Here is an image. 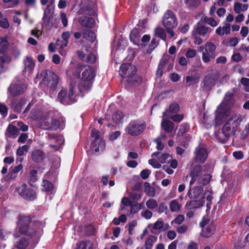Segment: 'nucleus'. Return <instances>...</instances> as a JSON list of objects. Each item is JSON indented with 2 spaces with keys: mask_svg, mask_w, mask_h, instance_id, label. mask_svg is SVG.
Masks as SVG:
<instances>
[{
  "mask_svg": "<svg viewBox=\"0 0 249 249\" xmlns=\"http://www.w3.org/2000/svg\"><path fill=\"white\" fill-rule=\"evenodd\" d=\"M188 196L190 198L199 199V204L197 205L196 201H191L186 204V206L189 209L196 208L204 205L205 200L207 201L206 206L207 212L211 209V200L213 198L212 193L210 191H205L203 193V189L201 186L195 187L190 189L188 193Z\"/></svg>",
  "mask_w": 249,
  "mask_h": 249,
  "instance_id": "obj_1",
  "label": "nucleus"
},
{
  "mask_svg": "<svg viewBox=\"0 0 249 249\" xmlns=\"http://www.w3.org/2000/svg\"><path fill=\"white\" fill-rule=\"evenodd\" d=\"M242 120L240 114L232 116L225 124L221 131L216 133V139L221 142H226L231 135L234 134Z\"/></svg>",
  "mask_w": 249,
  "mask_h": 249,
  "instance_id": "obj_2",
  "label": "nucleus"
},
{
  "mask_svg": "<svg viewBox=\"0 0 249 249\" xmlns=\"http://www.w3.org/2000/svg\"><path fill=\"white\" fill-rule=\"evenodd\" d=\"M233 93L229 91L224 97V100L215 111V121L218 124L226 120L231 114V105L233 103Z\"/></svg>",
  "mask_w": 249,
  "mask_h": 249,
  "instance_id": "obj_3",
  "label": "nucleus"
},
{
  "mask_svg": "<svg viewBox=\"0 0 249 249\" xmlns=\"http://www.w3.org/2000/svg\"><path fill=\"white\" fill-rule=\"evenodd\" d=\"M76 72L81 79L80 86L86 90L90 89L96 75L94 70L89 65H78Z\"/></svg>",
  "mask_w": 249,
  "mask_h": 249,
  "instance_id": "obj_4",
  "label": "nucleus"
},
{
  "mask_svg": "<svg viewBox=\"0 0 249 249\" xmlns=\"http://www.w3.org/2000/svg\"><path fill=\"white\" fill-rule=\"evenodd\" d=\"M30 118L33 120L41 122V124L39 127L43 129H56L59 126V122L56 120H51V124L49 125V118L45 116L40 110L33 111L29 116Z\"/></svg>",
  "mask_w": 249,
  "mask_h": 249,
  "instance_id": "obj_5",
  "label": "nucleus"
},
{
  "mask_svg": "<svg viewBox=\"0 0 249 249\" xmlns=\"http://www.w3.org/2000/svg\"><path fill=\"white\" fill-rule=\"evenodd\" d=\"M203 170L201 166L196 165L191 171L190 177L191 180L190 181V185H193L196 181L198 183L203 185L208 184L212 178L210 174H206L202 175Z\"/></svg>",
  "mask_w": 249,
  "mask_h": 249,
  "instance_id": "obj_6",
  "label": "nucleus"
},
{
  "mask_svg": "<svg viewBox=\"0 0 249 249\" xmlns=\"http://www.w3.org/2000/svg\"><path fill=\"white\" fill-rule=\"evenodd\" d=\"M31 221V218L30 216L20 215L17 222V229L18 231L22 234L29 236L35 234L37 231L30 226Z\"/></svg>",
  "mask_w": 249,
  "mask_h": 249,
  "instance_id": "obj_7",
  "label": "nucleus"
},
{
  "mask_svg": "<svg viewBox=\"0 0 249 249\" xmlns=\"http://www.w3.org/2000/svg\"><path fill=\"white\" fill-rule=\"evenodd\" d=\"M162 25L165 28L170 37H173L174 33L173 29L177 27L178 23L177 18L172 11L168 10L164 14L162 19Z\"/></svg>",
  "mask_w": 249,
  "mask_h": 249,
  "instance_id": "obj_8",
  "label": "nucleus"
},
{
  "mask_svg": "<svg viewBox=\"0 0 249 249\" xmlns=\"http://www.w3.org/2000/svg\"><path fill=\"white\" fill-rule=\"evenodd\" d=\"M216 46L211 42H207L204 46L200 47L199 51L202 53V60L205 63H208L211 59L216 56Z\"/></svg>",
  "mask_w": 249,
  "mask_h": 249,
  "instance_id": "obj_9",
  "label": "nucleus"
},
{
  "mask_svg": "<svg viewBox=\"0 0 249 249\" xmlns=\"http://www.w3.org/2000/svg\"><path fill=\"white\" fill-rule=\"evenodd\" d=\"M75 85L71 84L69 93L66 89H62L58 93V98L64 105L73 103L75 98Z\"/></svg>",
  "mask_w": 249,
  "mask_h": 249,
  "instance_id": "obj_10",
  "label": "nucleus"
},
{
  "mask_svg": "<svg viewBox=\"0 0 249 249\" xmlns=\"http://www.w3.org/2000/svg\"><path fill=\"white\" fill-rule=\"evenodd\" d=\"M145 127V123L140 121H133L127 125L125 130L132 136H137L142 132Z\"/></svg>",
  "mask_w": 249,
  "mask_h": 249,
  "instance_id": "obj_11",
  "label": "nucleus"
},
{
  "mask_svg": "<svg viewBox=\"0 0 249 249\" xmlns=\"http://www.w3.org/2000/svg\"><path fill=\"white\" fill-rule=\"evenodd\" d=\"M199 225L202 229L201 234L202 236L208 238L212 236L214 230V227L207 216L203 217Z\"/></svg>",
  "mask_w": 249,
  "mask_h": 249,
  "instance_id": "obj_12",
  "label": "nucleus"
},
{
  "mask_svg": "<svg viewBox=\"0 0 249 249\" xmlns=\"http://www.w3.org/2000/svg\"><path fill=\"white\" fill-rule=\"evenodd\" d=\"M99 133V132L95 129H93L91 133L93 139L91 147L96 152H103L106 148L105 143L100 138Z\"/></svg>",
  "mask_w": 249,
  "mask_h": 249,
  "instance_id": "obj_13",
  "label": "nucleus"
},
{
  "mask_svg": "<svg viewBox=\"0 0 249 249\" xmlns=\"http://www.w3.org/2000/svg\"><path fill=\"white\" fill-rule=\"evenodd\" d=\"M17 191L19 195L27 200H32L36 197L35 191L30 187L27 188L26 184H22L20 186L18 187Z\"/></svg>",
  "mask_w": 249,
  "mask_h": 249,
  "instance_id": "obj_14",
  "label": "nucleus"
},
{
  "mask_svg": "<svg viewBox=\"0 0 249 249\" xmlns=\"http://www.w3.org/2000/svg\"><path fill=\"white\" fill-rule=\"evenodd\" d=\"M136 69L134 66L130 64H123L120 67V74L123 77H128L134 75Z\"/></svg>",
  "mask_w": 249,
  "mask_h": 249,
  "instance_id": "obj_15",
  "label": "nucleus"
},
{
  "mask_svg": "<svg viewBox=\"0 0 249 249\" xmlns=\"http://www.w3.org/2000/svg\"><path fill=\"white\" fill-rule=\"evenodd\" d=\"M43 82L46 84H51L55 87L58 83V76L52 71H46L44 72Z\"/></svg>",
  "mask_w": 249,
  "mask_h": 249,
  "instance_id": "obj_16",
  "label": "nucleus"
},
{
  "mask_svg": "<svg viewBox=\"0 0 249 249\" xmlns=\"http://www.w3.org/2000/svg\"><path fill=\"white\" fill-rule=\"evenodd\" d=\"M212 32V29L204 25L201 21H199L195 28L192 32L193 36H195L197 35L204 36L207 34H209Z\"/></svg>",
  "mask_w": 249,
  "mask_h": 249,
  "instance_id": "obj_17",
  "label": "nucleus"
},
{
  "mask_svg": "<svg viewBox=\"0 0 249 249\" xmlns=\"http://www.w3.org/2000/svg\"><path fill=\"white\" fill-rule=\"evenodd\" d=\"M26 89L25 85L19 82L17 84H11L8 88V91L11 95L15 96L22 93Z\"/></svg>",
  "mask_w": 249,
  "mask_h": 249,
  "instance_id": "obj_18",
  "label": "nucleus"
},
{
  "mask_svg": "<svg viewBox=\"0 0 249 249\" xmlns=\"http://www.w3.org/2000/svg\"><path fill=\"white\" fill-rule=\"evenodd\" d=\"M195 160L196 162H204L208 157V152L205 148L200 146L197 147L195 150Z\"/></svg>",
  "mask_w": 249,
  "mask_h": 249,
  "instance_id": "obj_19",
  "label": "nucleus"
},
{
  "mask_svg": "<svg viewBox=\"0 0 249 249\" xmlns=\"http://www.w3.org/2000/svg\"><path fill=\"white\" fill-rule=\"evenodd\" d=\"M167 113V111L163 113L161 126L165 131L170 132L173 130L174 126L172 122L168 120L169 117Z\"/></svg>",
  "mask_w": 249,
  "mask_h": 249,
  "instance_id": "obj_20",
  "label": "nucleus"
},
{
  "mask_svg": "<svg viewBox=\"0 0 249 249\" xmlns=\"http://www.w3.org/2000/svg\"><path fill=\"white\" fill-rule=\"evenodd\" d=\"M196 70L195 69H191L189 71V73L191 75H188L186 77V82L188 86H190L194 84L200 77V74L196 73Z\"/></svg>",
  "mask_w": 249,
  "mask_h": 249,
  "instance_id": "obj_21",
  "label": "nucleus"
},
{
  "mask_svg": "<svg viewBox=\"0 0 249 249\" xmlns=\"http://www.w3.org/2000/svg\"><path fill=\"white\" fill-rule=\"evenodd\" d=\"M22 165L19 164L15 166L14 168L11 169L6 177L7 179L13 180L16 178L18 176V173L22 171Z\"/></svg>",
  "mask_w": 249,
  "mask_h": 249,
  "instance_id": "obj_22",
  "label": "nucleus"
},
{
  "mask_svg": "<svg viewBox=\"0 0 249 249\" xmlns=\"http://www.w3.org/2000/svg\"><path fill=\"white\" fill-rule=\"evenodd\" d=\"M24 65V71L28 72L29 73H31L35 67V63L32 57L26 56L23 60Z\"/></svg>",
  "mask_w": 249,
  "mask_h": 249,
  "instance_id": "obj_23",
  "label": "nucleus"
},
{
  "mask_svg": "<svg viewBox=\"0 0 249 249\" xmlns=\"http://www.w3.org/2000/svg\"><path fill=\"white\" fill-rule=\"evenodd\" d=\"M79 22L84 26L91 28L94 24V20L92 18L87 17H82L79 19Z\"/></svg>",
  "mask_w": 249,
  "mask_h": 249,
  "instance_id": "obj_24",
  "label": "nucleus"
},
{
  "mask_svg": "<svg viewBox=\"0 0 249 249\" xmlns=\"http://www.w3.org/2000/svg\"><path fill=\"white\" fill-rule=\"evenodd\" d=\"M231 32V27L228 24H226L223 26H219L215 31V33L219 36H223L224 35H228Z\"/></svg>",
  "mask_w": 249,
  "mask_h": 249,
  "instance_id": "obj_25",
  "label": "nucleus"
},
{
  "mask_svg": "<svg viewBox=\"0 0 249 249\" xmlns=\"http://www.w3.org/2000/svg\"><path fill=\"white\" fill-rule=\"evenodd\" d=\"M140 37V33L137 29H133L130 34V40L135 45H139Z\"/></svg>",
  "mask_w": 249,
  "mask_h": 249,
  "instance_id": "obj_26",
  "label": "nucleus"
},
{
  "mask_svg": "<svg viewBox=\"0 0 249 249\" xmlns=\"http://www.w3.org/2000/svg\"><path fill=\"white\" fill-rule=\"evenodd\" d=\"M85 51L86 52V53H84L83 52L78 51L77 52L78 55L79 57H80L81 59H84L85 58L86 61L89 63H93L96 61V57L94 54L92 53H89L87 57H86V55L87 53H88V51L87 50H85Z\"/></svg>",
  "mask_w": 249,
  "mask_h": 249,
  "instance_id": "obj_27",
  "label": "nucleus"
},
{
  "mask_svg": "<svg viewBox=\"0 0 249 249\" xmlns=\"http://www.w3.org/2000/svg\"><path fill=\"white\" fill-rule=\"evenodd\" d=\"M248 8L247 4H243L239 2H236L234 4L233 10L235 13L240 14L241 12L246 11Z\"/></svg>",
  "mask_w": 249,
  "mask_h": 249,
  "instance_id": "obj_28",
  "label": "nucleus"
},
{
  "mask_svg": "<svg viewBox=\"0 0 249 249\" xmlns=\"http://www.w3.org/2000/svg\"><path fill=\"white\" fill-rule=\"evenodd\" d=\"M52 142H56V144L51 145L52 147H55V150H57L59 147L64 143V139L62 136L59 135L51 137Z\"/></svg>",
  "mask_w": 249,
  "mask_h": 249,
  "instance_id": "obj_29",
  "label": "nucleus"
},
{
  "mask_svg": "<svg viewBox=\"0 0 249 249\" xmlns=\"http://www.w3.org/2000/svg\"><path fill=\"white\" fill-rule=\"evenodd\" d=\"M32 158L35 161L40 162L44 159V154L40 150H35L32 153Z\"/></svg>",
  "mask_w": 249,
  "mask_h": 249,
  "instance_id": "obj_30",
  "label": "nucleus"
},
{
  "mask_svg": "<svg viewBox=\"0 0 249 249\" xmlns=\"http://www.w3.org/2000/svg\"><path fill=\"white\" fill-rule=\"evenodd\" d=\"M144 189L145 193L150 196L153 197L156 195L155 189L152 187L150 184L148 182H145L144 184Z\"/></svg>",
  "mask_w": 249,
  "mask_h": 249,
  "instance_id": "obj_31",
  "label": "nucleus"
},
{
  "mask_svg": "<svg viewBox=\"0 0 249 249\" xmlns=\"http://www.w3.org/2000/svg\"><path fill=\"white\" fill-rule=\"evenodd\" d=\"M53 13V8L51 6H48L44 11V17L43 18V22L49 21L51 19Z\"/></svg>",
  "mask_w": 249,
  "mask_h": 249,
  "instance_id": "obj_32",
  "label": "nucleus"
},
{
  "mask_svg": "<svg viewBox=\"0 0 249 249\" xmlns=\"http://www.w3.org/2000/svg\"><path fill=\"white\" fill-rule=\"evenodd\" d=\"M11 61V57L7 54H3L0 57V67L4 68L5 66L9 64Z\"/></svg>",
  "mask_w": 249,
  "mask_h": 249,
  "instance_id": "obj_33",
  "label": "nucleus"
},
{
  "mask_svg": "<svg viewBox=\"0 0 249 249\" xmlns=\"http://www.w3.org/2000/svg\"><path fill=\"white\" fill-rule=\"evenodd\" d=\"M7 133L11 137L16 138L18 134V130L15 126L10 125L7 129Z\"/></svg>",
  "mask_w": 249,
  "mask_h": 249,
  "instance_id": "obj_34",
  "label": "nucleus"
},
{
  "mask_svg": "<svg viewBox=\"0 0 249 249\" xmlns=\"http://www.w3.org/2000/svg\"><path fill=\"white\" fill-rule=\"evenodd\" d=\"M76 249H93L92 244L89 241H83L77 245Z\"/></svg>",
  "mask_w": 249,
  "mask_h": 249,
  "instance_id": "obj_35",
  "label": "nucleus"
},
{
  "mask_svg": "<svg viewBox=\"0 0 249 249\" xmlns=\"http://www.w3.org/2000/svg\"><path fill=\"white\" fill-rule=\"evenodd\" d=\"M146 205L149 209L154 210L158 207V203L156 200L153 198H150L146 201Z\"/></svg>",
  "mask_w": 249,
  "mask_h": 249,
  "instance_id": "obj_36",
  "label": "nucleus"
},
{
  "mask_svg": "<svg viewBox=\"0 0 249 249\" xmlns=\"http://www.w3.org/2000/svg\"><path fill=\"white\" fill-rule=\"evenodd\" d=\"M15 245L19 249H24L27 246L28 242L24 238H21L16 242Z\"/></svg>",
  "mask_w": 249,
  "mask_h": 249,
  "instance_id": "obj_37",
  "label": "nucleus"
},
{
  "mask_svg": "<svg viewBox=\"0 0 249 249\" xmlns=\"http://www.w3.org/2000/svg\"><path fill=\"white\" fill-rule=\"evenodd\" d=\"M84 38L89 40L90 42H94L96 39V36L95 34L89 30L86 31L83 34Z\"/></svg>",
  "mask_w": 249,
  "mask_h": 249,
  "instance_id": "obj_38",
  "label": "nucleus"
},
{
  "mask_svg": "<svg viewBox=\"0 0 249 249\" xmlns=\"http://www.w3.org/2000/svg\"><path fill=\"white\" fill-rule=\"evenodd\" d=\"M170 209L173 212H177L179 211L180 209V205L179 204L177 200L175 199L171 201Z\"/></svg>",
  "mask_w": 249,
  "mask_h": 249,
  "instance_id": "obj_39",
  "label": "nucleus"
},
{
  "mask_svg": "<svg viewBox=\"0 0 249 249\" xmlns=\"http://www.w3.org/2000/svg\"><path fill=\"white\" fill-rule=\"evenodd\" d=\"M155 35L158 37L165 40L166 38V33L164 30L160 27L155 28L154 31Z\"/></svg>",
  "mask_w": 249,
  "mask_h": 249,
  "instance_id": "obj_40",
  "label": "nucleus"
},
{
  "mask_svg": "<svg viewBox=\"0 0 249 249\" xmlns=\"http://www.w3.org/2000/svg\"><path fill=\"white\" fill-rule=\"evenodd\" d=\"M158 158L160 162L162 163H169L172 160V157L168 154H162L161 156L159 157Z\"/></svg>",
  "mask_w": 249,
  "mask_h": 249,
  "instance_id": "obj_41",
  "label": "nucleus"
},
{
  "mask_svg": "<svg viewBox=\"0 0 249 249\" xmlns=\"http://www.w3.org/2000/svg\"><path fill=\"white\" fill-rule=\"evenodd\" d=\"M142 205L143 204L142 203L131 205L130 213L131 214H134L137 213L141 209Z\"/></svg>",
  "mask_w": 249,
  "mask_h": 249,
  "instance_id": "obj_42",
  "label": "nucleus"
},
{
  "mask_svg": "<svg viewBox=\"0 0 249 249\" xmlns=\"http://www.w3.org/2000/svg\"><path fill=\"white\" fill-rule=\"evenodd\" d=\"M42 190L45 192H50L53 188L52 183L47 180H44L42 183Z\"/></svg>",
  "mask_w": 249,
  "mask_h": 249,
  "instance_id": "obj_43",
  "label": "nucleus"
},
{
  "mask_svg": "<svg viewBox=\"0 0 249 249\" xmlns=\"http://www.w3.org/2000/svg\"><path fill=\"white\" fill-rule=\"evenodd\" d=\"M127 219L125 214H122L118 218L115 217L113 219L112 223L115 225H119L121 222L124 223Z\"/></svg>",
  "mask_w": 249,
  "mask_h": 249,
  "instance_id": "obj_44",
  "label": "nucleus"
},
{
  "mask_svg": "<svg viewBox=\"0 0 249 249\" xmlns=\"http://www.w3.org/2000/svg\"><path fill=\"white\" fill-rule=\"evenodd\" d=\"M29 149V146L27 145H24L18 147L17 150L16 154L18 156H22L25 153L28 151Z\"/></svg>",
  "mask_w": 249,
  "mask_h": 249,
  "instance_id": "obj_45",
  "label": "nucleus"
},
{
  "mask_svg": "<svg viewBox=\"0 0 249 249\" xmlns=\"http://www.w3.org/2000/svg\"><path fill=\"white\" fill-rule=\"evenodd\" d=\"M132 201L131 199L127 197H124L121 200V204L120 210L123 211L124 209V206H131Z\"/></svg>",
  "mask_w": 249,
  "mask_h": 249,
  "instance_id": "obj_46",
  "label": "nucleus"
},
{
  "mask_svg": "<svg viewBox=\"0 0 249 249\" xmlns=\"http://www.w3.org/2000/svg\"><path fill=\"white\" fill-rule=\"evenodd\" d=\"M8 42L5 38H1L0 42V52L4 53L7 50Z\"/></svg>",
  "mask_w": 249,
  "mask_h": 249,
  "instance_id": "obj_47",
  "label": "nucleus"
},
{
  "mask_svg": "<svg viewBox=\"0 0 249 249\" xmlns=\"http://www.w3.org/2000/svg\"><path fill=\"white\" fill-rule=\"evenodd\" d=\"M179 106L178 104L174 103L170 105L169 107V114L171 115L177 113L179 111Z\"/></svg>",
  "mask_w": 249,
  "mask_h": 249,
  "instance_id": "obj_48",
  "label": "nucleus"
},
{
  "mask_svg": "<svg viewBox=\"0 0 249 249\" xmlns=\"http://www.w3.org/2000/svg\"><path fill=\"white\" fill-rule=\"evenodd\" d=\"M156 239V238L154 236L149 237L145 242V249H151L153 246V243L155 242Z\"/></svg>",
  "mask_w": 249,
  "mask_h": 249,
  "instance_id": "obj_49",
  "label": "nucleus"
},
{
  "mask_svg": "<svg viewBox=\"0 0 249 249\" xmlns=\"http://www.w3.org/2000/svg\"><path fill=\"white\" fill-rule=\"evenodd\" d=\"M205 21L209 25L213 27L217 26L219 24V21L215 20L212 18H205Z\"/></svg>",
  "mask_w": 249,
  "mask_h": 249,
  "instance_id": "obj_50",
  "label": "nucleus"
},
{
  "mask_svg": "<svg viewBox=\"0 0 249 249\" xmlns=\"http://www.w3.org/2000/svg\"><path fill=\"white\" fill-rule=\"evenodd\" d=\"M123 117V113L120 111H118L113 115L112 120L115 123H118L121 122Z\"/></svg>",
  "mask_w": 249,
  "mask_h": 249,
  "instance_id": "obj_51",
  "label": "nucleus"
},
{
  "mask_svg": "<svg viewBox=\"0 0 249 249\" xmlns=\"http://www.w3.org/2000/svg\"><path fill=\"white\" fill-rule=\"evenodd\" d=\"M165 136L162 135L161 137H159L157 139L155 140V142L157 143V148L158 150H161L163 148V145L162 144L161 142L162 140L161 139H165Z\"/></svg>",
  "mask_w": 249,
  "mask_h": 249,
  "instance_id": "obj_52",
  "label": "nucleus"
},
{
  "mask_svg": "<svg viewBox=\"0 0 249 249\" xmlns=\"http://www.w3.org/2000/svg\"><path fill=\"white\" fill-rule=\"evenodd\" d=\"M184 217L182 214H179L177 216V217L172 221L171 224L173 225L174 223H176L178 225L181 224L184 221Z\"/></svg>",
  "mask_w": 249,
  "mask_h": 249,
  "instance_id": "obj_53",
  "label": "nucleus"
},
{
  "mask_svg": "<svg viewBox=\"0 0 249 249\" xmlns=\"http://www.w3.org/2000/svg\"><path fill=\"white\" fill-rule=\"evenodd\" d=\"M152 213L148 210L143 211L141 213V215L146 219H150L152 216Z\"/></svg>",
  "mask_w": 249,
  "mask_h": 249,
  "instance_id": "obj_54",
  "label": "nucleus"
},
{
  "mask_svg": "<svg viewBox=\"0 0 249 249\" xmlns=\"http://www.w3.org/2000/svg\"><path fill=\"white\" fill-rule=\"evenodd\" d=\"M169 118H171L174 121L178 122H180L183 118L182 115L176 114L174 115H168Z\"/></svg>",
  "mask_w": 249,
  "mask_h": 249,
  "instance_id": "obj_55",
  "label": "nucleus"
},
{
  "mask_svg": "<svg viewBox=\"0 0 249 249\" xmlns=\"http://www.w3.org/2000/svg\"><path fill=\"white\" fill-rule=\"evenodd\" d=\"M148 163L155 168H159L161 166V164L155 159H150L148 160Z\"/></svg>",
  "mask_w": 249,
  "mask_h": 249,
  "instance_id": "obj_56",
  "label": "nucleus"
},
{
  "mask_svg": "<svg viewBox=\"0 0 249 249\" xmlns=\"http://www.w3.org/2000/svg\"><path fill=\"white\" fill-rule=\"evenodd\" d=\"M150 173L151 171L150 170L144 169L141 171L140 175L143 179H146L149 177Z\"/></svg>",
  "mask_w": 249,
  "mask_h": 249,
  "instance_id": "obj_57",
  "label": "nucleus"
},
{
  "mask_svg": "<svg viewBox=\"0 0 249 249\" xmlns=\"http://www.w3.org/2000/svg\"><path fill=\"white\" fill-rule=\"evenodd\" d=\"M129 196L133 200L138 201L142 197V194L138 193H132L129 195Z\"/></svg>",
  "mask_w": 249,
  "mask_h": 249,
  "instance_id": "obj_58",
  "label": "nucleus"
},
{
  "mask_svg": "<svg viewBox=\"0 0 249 249\" xmlns=\"http://www.w3.org/2000/svg\"><path fill=\"white\" fill-rule=\"evenodd\" d=\"M241 82L246 87L245 90L249 91V79L245 77L242 78Z\"/></svg>",
  "mask_w": 249,
  "mask_h": 249,
  "instance_id": "obj_59",
  "label": "nucleus"
},
{
  "mask_svg": "<svg viewBox=\"0 0 249 249\" xmlns=\"http://www.w3.org/2000/svg\"><path fill=\"white\" fill-rule=\"evenodd\" d=\"M189 129V126L187 124H181L179 128L178 135L182 134L187 132Z\"/></svg>",
  "mask_w": 249,
  "mask_h": 249,
  "instance_id": "obj_60",
  "label": "nucleus"
},
{
  "mask_svg": "<svg viewBox=\"0 0 249 249\" xmlns=\"http://www.w3.org/2000/svg\"><path fill=\"white\" fill-rule=\"evenodd\" d=\"M7 108L5 105L0 103V113L3 116H6L7 114Z\"/></svg>",
  "mask_w": 249,
  "mask_h": 249,
  "instance_id": "obj_61",
  "label": "nucleus"
},
{
  "mask_svg": "<svg viewBox=\"0 0 249 249\" xmlns=\"http://www.w3.org/2000/svg\"><path fill=\"white\" fill-rule=\"evenodd\" d=\"M121 133L119 131L112 132L109 135V140L114 141L117 139L120 135Z\"/></svg>",
  "mask_w": 249,
  "mask_h": 249,
  "instance_id": "obj_62",
  "label": "nucleus"
},
{
  "mask_svg": "<svg viewBox=\"0 0 249 249\" xmlns=\"http://www.w3.org/2000/svg\"><path fill=\"white\" fill-rule=\"evenodd\" d=\"M28 136L27 134L22 133L21 134L18 139V142L20 143H24L27 140Z\"/></svg>",
  "mask_w": 249,
  "mask_h": 249,
  "instance_id": "obj_63",
  "label": "nucleus"
},
{
  "mask_svg": "<svg viewBox=\"0 0 249 249\" xmlns=\"http://www.w3.org/2000/svg\"><path fill=\"white\" fill-rule=\"evenodd\" d=\"M231 59L233 61L238 62L241 60L242 56L239 53H235L232 55Z\"/></svg>",
  "mask_w": 249,
  "mask_h": 249,
  "instance_id": "obj_64",
  "label": "nucleus"
}]
</instances>
